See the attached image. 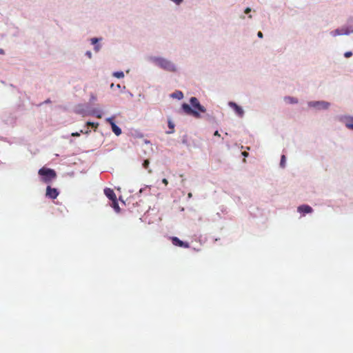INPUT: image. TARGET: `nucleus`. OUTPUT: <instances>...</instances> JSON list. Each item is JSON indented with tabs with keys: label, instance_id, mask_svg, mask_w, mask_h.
Listing matches in <instances>:
<instances>
[{
	"label": "nucleus",
	"instance_id": "obj_11",
	"mask_svg": "<svg viewBox=\"0 0 353 353\" xmlns=\"http://www.w3.org/2000/svg\"><path fill=\"white\" fill-rule=\"evenodd\" d=\"M104 194L109 199L110 201L117 199V196L114 190L111 188H105L104 189Z\"/></svg>",
	"mask_w": 353,
	"mask_h": 353
},
{
	"label": "nucleus",
	"instance_id": "obj_48",
	"mask_svg": "<svg viewBox=\"0 0 353 353\" xmlns=\"http://www.w3.org/2000/svg\"><path fill=\"white\" fill-rule=\"evenodd\" d=\"M119 199L124 203V201L121 199V197H119Z\"/></svg>",
	"mask_w": 353,
	"mask_h": 353
},
{
	"label": "nucleus",
	"instance_id": "obj_35",
	"mask_svg": "<svg viewBox=\"0 0 353 353\" xmlns=\"http://www.w3.org/2000/svg\"><path fill=\"white\" fill-rule=\"evenodd\" d=\"M251 10H252L250 8H246L244 10V12L245 14H248L251 12Z\"/></svg>",
	"mask_w": 353,
	"mask_h": 353
},
{
	"label": "nucleus",
	"instance_id": "obj_25",
	"mask_svg": "<svg viewBox=\"0 0 353 353\" xmlns=\"http://www.w3.org/2000/svg\"><path fill=\"white\" fill-rule=\"evenodd\" d=\"M102 38H98V37H93L90 39L91 43L92 45L98 44L99 41H101Z\"/></svg>",
	"mask_w": 353,
	"mask_h": 353
},
{
	"label": "nucleus",
	"instance_id": "obj_20",
	"mask_svg": "<svg viewBox=\"0 0 353 353\" xmlns=\"http://www.w3.org/2000/svg\"><path fill=\"white\" fill-rule=\"evenodd\" d=\"M204 118L206 121L210 123H214L215 121V117L212 114L206 113Z\"/></svg>",
	"mask_w": 353,
	"mask_h": 353
},
{
	"label": "nucleus",
	"instance_id": "obj_37",
	"mask_svg": "<svg viewBox=\"0 0 353 353\" xmlns=\"http://www.w3.org/2000/svg\"><path fill=\"white\" fill-rule=\"evenodd\" d=\"M162 182H163L165 185H168V180H167L166 179H163L162 180Z\"/></svg>",
	"mask_w": 353,
	"mask_h": 353
},
{
	"label": "nucleus",
	"instance_id": "obj_39",
	"mask_svg": "<svg viewBox=\"0 0 353 353\" xmlns=\"http://www.w3.org/2000/svg\"><path fill=\"white\" fill-rule=\"evenodd\" d=\"M179 246H183L185 248H188V245L189 244H182V243H180V244H178Z\"/></svg>",
	"mask_w": 353,
	"mask_h": 353
},
{
	"label": "nucleus",
	"instance_id": "obj_31",
	"mask_svg": "<svg viewBox=\"0 0 353 353\" xmlns=\"http://www.w3.org/2000/svg\"><path fill=\"white\" fill-rule=\"evenodd\" d=\"M101 48V45L100 44H96V45H94V50L96 52H98L100 49Z\"/></svg>",
	"mask_w": 353,
	"mask_h": 353
},
{
	"label": "nucleus",
	"instance_id": "obj_2",
	"mask_svg": "<svg viewBox=\"0 0 353 353\" xmlns=\"http://www.w3.org/2000/svg\"><path fill=\"white\" fill-rule=\"evenodd\" d=\"M148 60L161 69L170 72L177 71L176 65L170 60L162 57L151 56Z\"/></svg>",
	"mask_w": 353,
	"mask_h": 353
},
{
	"label": "nucleus",
	"instance_id": "obj_28",
	"mask_svg": "<svg viewBox=\"0 0 353 353\" xmlns=\"http://www.w3.org/2000/svg\"><path fill=\"white\" fill-rule=\"evenodd\" d=\"M181 143L185 145H188V136L186 134L183 136Z\"/></svg>",
	"mask_w": 353,
	"mask_h": 353
},
{
	"label": "nucleus",
	"instance_id": "obj_7",
	"mask_svg": "<svg viewBox=\"0 0 353 353\" xmlns=\"http://www.w3.org/2000/svg\"><path fill=\"white\" fill-rule=\"evenodd\" d=\"M59 194L58 189L48 185L46 188V196L51 199H55Z\"/></svg>",
	"mask_w": 353,
	"mask_h": 353
},
{
	"label": "nucleus",
	"instance_id": "obj_3",
	"mask_svg": "<svg viewBox=\"0 0 353 353\" xmlns=\"http://www.w3.org/2000/svg\"><path fill=\"white\" fill-rule=\"evenodd\" d=\"M39 175L45 183H50L57 178V172L54 170L43 167L38 171Z\"/></svg>",
	"mask_w": 353,
	"mask_h": 353
},
{
	"label": "nucleus",
	"instance_id": "obj_5",
	"mask_svg": "<svg viewBox=\"0 0 353 353\" xmlns=\"http://www.w3.org/2000/svg\"><path fill=\"white\" fill-rule=\"evenodd\" d=\"M74 112L83 116L90 115V103H79L74 108Z\"/></svg>",
	"mask_w": 353,
	"mask_h": 353
},
{
	"label": "nucleus",
	"instance_id": "obj_4",
	"mask_svg": "<svg viewBox=\"0 0 353 353\" xmlns=\"http://www.w3.org/2000/svg\"><path fill=\"white\" fill-rule=\"evenodd\" d=\"M309 108H314L318 111L327 110L330 108L331 103L326 101H310L307 102Z\"/></svg>",
	"mask_w": 353,
	"mask_h": 353
},
{
	"label": "nucleus",
	"instance_id": "obj_18",
	"mask_svg": "<svg viewBox=\"0 0 353 353\" xmlns=\"http://www.w3.org/2000/svg\"><path fill=\"white\" fill-rule=\"evenodd\" d=\"M168 128L170 129V130L169 131H166V134H172L174 133V122L170 119H169L168 121Z\"/></svg>",
	"mask_w": 353,
	"mask_h": 353
},
{
	"label": "nucleus",
	"instance_id": "obj_32",
	"mask_svg": "<svg viewBox=\"0 0 353 353\" xmlns=\"http://www.w3.org/2000/svg\"><path fill=\"white\" fill-rule=\"evenodd\" d=\"M97 97L93 93H91L90 98V103L97 101Z\"/></svg>",
	"mask_w": 353,
	"mask_h": 353
},
{
	"label": "nucleus",
	"instance_id": "obj_38",
	"mask_svg": "<svg viewBox=\"0 0 353 353\" xmlns=\"http://www.w3.org/2000/svg\"><path fill=\"white\" fill-rule=\"evenodd\" d=\"M214 136L220 137V134L218 130H216L214 133Z\"/></svg>",
	"mask_w": 353,
	"mask_h": 353
},
{
	"label": "nucleus",
	"instance_id": "obj_40",
	"mask_svg": "<svg viewBox=\"0 0 353 353\" xmlns=\"http://www.w3.org/2000/svg\"><path fill=\"white\" fill-rule=\"evenodd\" d=\"M50 103H51V101H50V99H46V100L43 102V103H45V104Z\"/></svg>",
	"mask_w": 353,
	"mask_h": 353
},
{
	"label": "nucleus",
	"instance_id": "obj_30",
	"mask_svg": "<svg viewBox=\"0 0 353 353\" xmlns=\"http://www.w3.org/2000/svg\"><path fill=\"white\" fill-rule=\"evenodd\" d=\"M171 2L174 3L176 6H180L184 0H170Z\"/></svg>",
	"mask_w": 353,
	"mask_h": 353
},
{
	"label": "nucleus",
	"instance_id": "obj_8",
	"mask_svg": "<svg viewBox=\"0 0 353 353\" xmlns=\"http://www.w3.org/2000/svg\"><path fill=\"white\" fill-rule=\"evenodd\" d=\"M228 105L230 108H232L234 110L235 113L239 117L242 118L244 116L245 112H244L243 109L242 108V107L239 105L237 103H236L235 102H233V101H230L228 103Z\"/></svg>",
	"mask_w": 353,
	"mask_h": 353
},
{
	"label": "nucleus",
	"instance_id": "obj_1",
	"mask_svg": "<svg viewBox=\"0 0 353 353\" xmlns=\"http://www.w3.org/2000/svg\"><path fill=\"white\" fill-rule=\"evenodd\" d=\"M190 104L183 103L181 105V110L187 115L192 116L196 119L201 118V113H205L206 108L201 104L199 99L192 97L189 100Z\"/></svg>",
	"mask_w": 353,
	"mask_h": 353
},
{
	"label": "nucleus",
	"instance_id": "obj_21",
	"mask_svg": "<svg viewBox=\"0 0 353 353\" xmlns=\"http://www.w3.org/2000/svg\"><path fill=\"white\" fill-rule=\"evenodd\" d=\"M286 157L284 154L281 155L280 161V167L281 168H285Z\"/></svg>",
	"mask_w": 353,
	"mask_h": 353
},
{
	"label": "nucleus",
	"instance_id": "obj_17",
	"mask_svg": "<svg viewBox=\"0 0 353 353\" xmlns=\"http://www.w3.org/2000/svg\"><path fill=\"white\" fill-rule=\"evenodd\" d=\"M170 97L172 98H175V99H177L179 100H181L183 98V93L180 91V90H176L174 92L170 94Z\"/></svg>",
	"mask_w": 353,
	"mask_h": 353
},
{
	"label": "nucleus",
	"instance_id": "obj_22",
	"mask_svg": "<svg viewBox=\"0 0 353 353\" xmlns=\"http://www.w3.org/2000/svg\"><path fill=\"white\" fill-rule=\"evenodd\" d=\"M114 77H117L118 79H121L124 77V73L123 71H117L114 72L112 74Z\"/></svg>",
	"mask_w": 353,
	"mask_h": 353
},
{
	"label": "nucleus",
	"instance_id": "obj_26",
	"mask_svg": "<svg viewBox=\"0 0 353 353\" xmlns=\"http://www.w3.org/2000/svg\"><path fill=\"white\" fill-rule=\"evenodd\" d=\"M89 132H90L89 130H86L84 132L83 130H81L79 132H76L72 133V137H79V136H80L81 133L88 134Z\"/></svg>",
	"mask_w": 353,
	"mask_h": 353
},
{
	"label": "nucleus",
	"instance_id": "obj_45",
	"mask_svg": "<svg viewBox=\"0 0 353 353\" xmlns=\"http://www.w3.org/2000/svg\"><path fill=\"white\" fill-rule=\"evenodd\" d=\"M143 190H144L143 188H141V189L139 190V194H141V193H142V192L143 191Z\"/></svg>",
	"mask_w": 353,
	"mask_h": 353
},
{
	"label": "nucleus",
	"instance_id": "obj_14",
	"mask_svg": "<svg viewBox=\"0 0 353 353\" xmlns=\"http://www.w3.org/2000/svg\"><path fill=\"white\" fill-rule=\"evenodd\" d=\"M111 207L116 212H119L121 211L120 207L119 205L117 198L111 201Z\"/></svg>",
	"mask_w": 353,
	"mask_h": 353
},
{
	"label": "nucleus",
	"instance_id": "obj_36",
	"mask_svg": "<svg viewBox=\"0 0 353 353\" xmlns=\"http://www.w3.org/2000/svg\"><path fill=\"white\" fill-rule=\"evenodd\" d=\"M257 37L260 39H262L263 37V34L261 31H259L257 32Z\"/></svg>",
	"mask_w": 353,
	"mask_h": 353
},
{
	"label": "nucleus",
	"instance_id": "obj_19",
	"mask_svg": "<svg viewBox=\"0 0 353 353\" xmlns=\"http://www.w3.org/2000/svg\"><path fill=\"white\" fill-rule=\"evenodd\" d=\"M210 239H208L206 236H203L202 235H200L199 237L195 235V239L194 241H199V243H205L207 241H210Z\"/></svg>",
	"mask_w": 353,
	"mask_h": 353
},
{
	"label": "nucleus",
	"instance_id": "obj_47",
	"mask_svg": "<svg viewBox=\"0 0 353 353\" xmlns=\"http://www.w3.org/2000/svg\"><path fill=\"white\" fill-rule=\"evenodd\" d=\"M114 83H112V84L110 85V88H112L114 87Z\"/></svg>",
	"mask_w": 353,
	"mask_h": 353
},
{
	"label": "nucleus",
	"instance_id": "obj_34",
	"mask_svg": "<svg viewBox=\"0 0 353 353\" xmlns=\"http://www.w3.org/2000/svg\"><path fill=\"white\" fill-rule=\"evenodd\" d=\"M85 55L88 57L89 59H92V54L90 50L86 51Z\"/></svg>",
	"mask_w": 353,
	"mask_h": 353
},
{
	"label": "nucleus",
	"instance_id": "obj_24",
	"mask_svg": "<svg viewBox=\"0 0 353 353\" xmlns=\"http://www.w3.org/2000/svg\"><path fill=\"white\" fill-rule=\"evenodd\" d=\"M114 119H115V116H112V117H108V118H106L105 121H106V122H107V123H108L110 125V126H111V125H112V124L115 123V122H114Z\"/></svg>",
	"mask_w": 353,
	"mask_h": 353
},
{
	"label": "nucleus",
	"instance_id": "obj_42",
	"mask_svg": "<svg viewBox=\"0 0 353 353\" xmlns=\"http://www.w3.org/2000/svg\"><path fill=\"white\" fill-rule=\"evenodd\" d=\"M192 196V194L191 192H189L188 194V198H191Z\"/></svg>",
	"mask_w": 353,
	"mask_h": 353
},
{
	"label": "nucleus",
	"instance_id": "obj_15",
	"mask_svg": "<svg viewBox=\"0 0 353 353\" xmlns=\"http://www.w3.org/2000/svg\"><path fill=\"white\" fill-rule=\"evenodd\" d=\"M111 129L117 136H119L122 133L121 128L119 127L116 123L112 124Z\"/></svg>",
	"mask_w": 353,
	"mask_h": 353
},
{
	"label": "nucleus",
	"instance_id": "obj_27",
	"mask_svg": "<svg viewBox=\"0 0 353 353\" xmlns=\"http://www.w3.org/2000/svg\"><path fill=\"white\" fill-rule=\"evenodd\" d=\"M172 243H188L187 241H183L180 240L178 237L173 236L171 238Z\"/></svg>",
	"mask_w": 353,
	"mask_h": 353
},
{
	"label": "nucleus",
	"instance_id": "obj_16",
	"mask_svg": "<svg viewBox=\"0 0 353 353\" xmlns=\"http://www.w3.org/2000/svg\"><path fill=\"white\" fill-rule=\"evenodd\" d=\"M284 100L286 103H288L290 104H296V103H298V102H299V100L297 98L293 97H290V96L285 97Z\"/></svg>",
	"mask_w": 353,
	"mask_h": 353
},
{
	"label": "nucleus",
	"instance_id": "obj_13",
	"mask_svg": "<svg viewBox=\"0 0 353 353\" xmlns=\"http://www.w3.org/2000/svg\"><path fill=\"white\" fill-rule=\"evenodd\" d=\"M345 26L346 27V29L350 34L353 33V17H351L347 20V22Z\"/></svg>",
	"mask_w": 353,
	"mask_h": 353
},
{
	"label": "nucleus",
	"instance_id": "obj_29",
	"mask_svg": "<svg viewBox=\"0 0 353 353\" xmlns=\"http://www.w3.org/2000/svg\"><path fill=\"white\" fill-rule=\"evenodd\" d=\"M149 164H150L149 160L148 159H145V160L143 161L142 165H143V167L145 169H148V167H149Z\"/></svg>",
	"mask_w": 353,
	"mask_h": 353
},
{
	"label": "nucleus",
	"instance_id": "obj_6",
	"mask_svg": "<svg viewBox=\"0 0 353 353\" xmlns=\"http://www.w3.org/2000/svg\"><path fill=\"white\" fill-rule=\"evenodd\" d=\"M338 120L343 123L346 128L353 130V117L348 115H340L338 116Z\"/></svg>",
	"mask_w": 353,
	"mask_h": 353
},
{
	"label": "nucleus",
	"instance_id": "obj_10",
	"mask_svg": "<svg viewBox=\"0 0 353 353\" xmlns=\"http://www.w3.org/2000/svg\"><path fill=\"white\" fill-rule=\"evenodd\" d=\"M297 211L302 214L303 216L306 214H310L313 212V209L311 206L307 204H303L298 207Z\"/></svg>",
	"mask_w": 353,
	"mask_h": 353
},
{
	"label": "nucleus",
	"instance_id": "obj_43",
	"mask_svg": "<svg viewBox=\"0 0 353 353\" xmlns=\"http://www.w3.org/2000/svg\"><path fill=\"white\" fill-rule=\"evenodd\" d=\"M115 88H121V85L120 84H117V85H115Z\"/></svg>",
	"mask_w": 353,
	"mask_h": 353
},
{
	"label": "nucleus",
	"instance_id": "obj_46",
	"mask_svg": "<svg viewBox=\"0 0 353 353\" xmlns=\"http://www.w3.org/2000/svg\"><path fill=\"white\" fill-rule=\"evenodd\" d=\"M13 35H14V37H17V36H18V33H17V32H16V33H14Z\"/></svg>",
	"mask_w": 353,
	"mask_h": 353
},
{
	"label": "nucleus",
	"instance_id": "obj_41",
	"mask_svg": "<svg viewBox=\"0 0 353 353\" xmlns=\"http://www.w3.org/2000/svg\"><path fill=\"white\" fill-rule=\"evenodd\" d=\"M0 54H3V55L5 54V51L2 48H0Z\"/></svg>",
	"mask_w": 353,
	"mask_h": 353
},
{
	"label": "nucleus",
	"instance_id": "obj_9",
	"mask_svg": "<svg viewBox=\"0 0 353 353\" xmlns=\"http://www.w3.org/2000/svg\"><path fill=\"white\" fill-rule=\"evenodd\" d=\"M330 34L332 37L350 34L345 26L331 31Z\"/></svg>",
	"mask_w": 353,
	"mask_h": 353
},
{
	"label": "nucleus",
	"instance_id": "obj_12",
	"mask_svg": "<svg viewBox=\"0 0 353 353\" xmlns=\"http://www.w3.org/2000/svg\"><path fill=\"white\" fill-rule=\"evenodd\" d=\"M90 115L101 119L102 117V110L97 108L90 109Z\"/></svg>",
	"mask_w": 353,
	"mask_h": 353
},
{
	"label": "nucleus",
	"instance_id": "obj_33",
	"mask_svg": "<svg viewBox=\"0 0 353 353\" xmlns=\"http://www.w3.org/2000/svg\"><path fill=\"white\" fill-rule=\"evenodd\" d=\"M352 56V52L351 51H347L344 53V57L345 58H350Z\"/></svg>",
	"mask_w": 353,
	"mask_h": 353
},
{
	"label": "nucleus",
	"instance_id": "obj_44",
	"mask_svg": "<svg viewBox=\"0 0 353 353\" xmlns=\"http://www.w3.org/2000/svg\"><path fill=\"white\" fill-rule=\"evenodd\" d=\"M115 88H121V85L120 84H117V85H115Z\"/></svg>",
	"mask_w": 353,
	"mask_h": 353
},
{
	"label": "nucleus",
	"instance_id": "obj_23",
	"mask_svg": "<svg viewBox=\"0 0 353 353\" xmlns=\"http://www.w3.org/2000/svg\"><path fill=\"white\" fill-rule=\"evenodd\" d=\"M86 125L88 127H92L94 129V130H96V129L97 128L98 125H99V123H94V122H91V121H88L86 123Z\"/></svg>",
	"mask_w": 353,
	"mask_h": 353
}]
</instances>
